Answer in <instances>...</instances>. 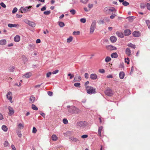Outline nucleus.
Returning a JSON list of instances; mask_svg holds the SVG:
<instances>
[{
  "label": "nucleus",
  "mask_w": 150,
  "mask_h": 150,
  "mask_svg": "<svg viewBox=\"0 0 150 150\" xmlns=\"http://www.w3.org/2000/svg\"><path fill=\"white\" fill-rule=\"evenodd\" d=\"M68 109V111L71 113H78L80 112V110L78 108H76L74 106L70 107L68 105L67 106Z\"/></svg>",
  "instance_id": "f257e3e1"
},
{
  "label": "nucleus",
  "mask_w": 150,
  "mask_h": 150,
  "mask_svg": "<svg viewBox=\"0 0 150 150\" xmlns=\"http://www.w3.org/2000/svg\"><path fill=\"white\" fill-rule=\"evenodd\" d=\"M32 6H26L25 7H21L19 10V11L21 13H25L28 12L30 11L31 10V8Z\"/></svg>",
  "instance_id": "f03ea898"
},
{
  "label": "nucleus",
  "mask_w": 150,
  "mask_h": 150,
  "mask_svg": "<svg viewBox=\"0 0 150 150\" xmlns=\"http://www.w3.org/2000/svg\"><path fill=\"white\" fill-rule=\"evenodd\" d=\"M86 89L87 93L91 94L96 93V89L93 87L89 86L86 87Z\"/></svg>",
  "instance_id": "7ed1b4c3"
},
{
  "label": "nucleus",
  "mask_w": 150,
  "mask_h": 150,
  "mask_svg": "<svg viewBox=\"0 0 150 150\" xmlns=\"http://www.w3.org/2000/svg\"><path fill=\"white\" fill-rule=\"evenodd\" d=\"M96 23L95 21H93L90 28V33H93L96 28Z\"/></svg>",
  "instance_id": "20e7f679"
},
{
  "label": "nucleus",
  "mask_w": 150,
  "mask_h": 150,
  "mask_svg": "<svg viewBox=\"0 0 150 150\" xmlns=\"http://www.w3.org/2000/svg\"><path fill=\"white\" fill-rule=\"evenodd\" d=\"M105 92L106 95L109 96H112L113 94L112 90L110 88H108Z\"/></svg>",
  "instance_id": "39448f33"
},
{
  "label": "nucleus",
  "mask_w": 150,
  "mask_h": 150,
  "mask_svg": "<svg viewBox=\"0 0 150 150\" xmlns=\"http://www.w3.org/2000/svg\"><path fill=\"white\" fill-rule=\"evenodd\" d=\"M7 99L10 100L11 103H12L13 101H12V93L11 92H8L6 95Z\"/></svg>",
  "instance_id": "423d86ee"
},
{
  "label": "nucleus",
  "mask_w": 150,
  "mask_h": 150,
  "mask_svg": "<svg viewBox=\"0 0 150 150\" xmlns=\"http://www.w3.org/2000/svg\"><path fill=\"white\" fill-rule=\"evenodd\" d=\"M69 139H71L73 142L80 143V140L77 138H76L72 136L69 138Z\"/></svg>",
  "instance_id": "0eeeda50"
},
{
  "label": "nucleus",
  "mask_w": 150,
  "mask_h": 150,
  "mask_svg": "<svg viewBox=\"0 0 150 150\" xmlns=\"http://www.w3.org/2000/svg\"><path fill=\"white\" fill-rule=\"evenodd\" d=\"M106 48L109 50H115L117 49L116 47L111 45L107 46H106Z\"/></svg>",
  "instance_id": "6e6552de"
},
{
  "label": "nucleus",
  "mask_w": 150,
  "mask_h": 150,
  "mask_svg": "<svg viewBox=\"0 0 150 150\" xmlns=\"http://www.w3.org/2000/svg\"><path fill=\"white\" fill-rule=\"evenodd\" d=\"M115 11H116V10L115 8L113 7H110L109 9L108 8V7H106L104 9V11L105 12H107L108 11H110L112 12Z\"/></svg>",
  "instance_id": "1a4fd4ad"
},
{
  "label": "nucleus",
  "mask_w": 150,
  "mask_h": 150,
  "mask_svg": "<svg viewBox=\"0 0 150 150\" xmlns=\"http://www.w3.org/2000/svg\"><path fill=\"white\" fill-rule=\"evenodd\" d=\"M8 109L9 112L8 113L9 115L11 116L13 115L14 112V111L13 108L11 106H9Z\"/></svg>",
  "instance_id": "9d476101"
},
{
  "label": "nucleus",
  "mask_w": 150,
  "mask_h": 150,
  "mask_svg": "<svg viewBox=\"0 0 150 150\" xmlns=\"http://www.w3.org/2000/svg\"><path fill=\"white\" fill-rule=\"evenodd\" d=\"M35 47V45L33 43H30L28 45V48L31 50H34Z\"/></svg>",
  "instance_id": "9b49d317"
},
{
  "label": "nucleus",
  "mask_w": 150,
  "mask_h": 150,
  "mask_svg": "<svg viewBox=\"0 0 150 150\" xmlns=\"http://www.w3.org/2000/svg\"><path fill=\"white\" fill-rule=\"evenodd\" d=\"M124 34L125 36H128L131 34V31L129 29L125 30L124 31Z\"/></svg>",
  "instance_id": "f8f14e48"
},
{
  "label": "nucleus",
  "mask_w": 150,
  "mask_h": 150,
  "mask_svg": "<svg viewBox=\"0 0 150 150\" xmlns=\"http://www.w3.org/2000/svg\"><path fill=\"white\" fill-rule=\"evenodd\" d=\"M132 35L134 37H138L140 36V33L139 31H136L133 33Z\"/></svg>",
  "instance_id": "ddd939ff"
},
{
  "label": "nucleus",
  "mask_w": 150,
  "mask_h": 150,
  "mask_svg": "<svg viewBox=\"0 0 150 150\" xmlns=\"http://www.w3.org/2000/svg\"><path fill=\"white\" fill-rule=\"evenodd\" d=\"M125 53L128 56H130L131 55V50L129 48H126L125 50Z\"/></svg>",
  "instance_id": "4468645a"
},
{
  "label": "nucleus",
  "mask_w": 150,
  "mask_h": 150,
  "mask_svg": "<svg viewBox=\"0 0 150 150\" xmlns=\"http://www.w3.org/2000/svg\"><path fill=\"white\" fill-rule=\"evenodd\" d=\"M110 39L111 42L113 43L117 41V38L116 37L114 36L110 37Z\"/></svg>",
  "instance_id": "2eb2a0df"
},
{
  "label": "nucleus",
  "mask_w": 150,
  "mask_h": 150,
  "mask_svg": "<svg viewBox=\"0 0 150 150\" xmlns=\"http://www.w3.org/2000/svg\"><path fill=\"white\" fill-rule=\"evenodd\" d=\"M116 33L118 37L121 38H122L124 37V35L122 32L117 31Z\"/></svg>",
  "instance_id": "dca6fc26"
},
{
  "label": "nucleus",
  "mask_w": 150,
  "mask_h": 150,
  "mask_svg": "<svg viewBox=\"0 0 150 150\" xmlns=\"http://www.w3.org/2000/svg\"><path fill=\"white\" fill-rule=\"evenodd\" d=\"M32 75V74L30 72H28L25 74L23 76V77L24 78V77H25L26 78H28L30 77Z\"/></svg>",
  "instance_id": "f3484780"
},
{
  "label": "nucleus",
  "mask_w": 150,
  "mask_h": 150,
  "mask_svg": "<svg viewBox=\"0 0 150 150\" xmlns=\"http://www.w3.org/2000/svg\"><path fill=\"white\" fill-rule=\"evenodd\" d=\"M20 40V36L18 35H16L14 38V40L16 42H18Z\"/></svg>",
  "instance_id": "a211bd4d"
},
{
  "label": "nucleus",
  "mask_w": 150,
  "mask_h": 150,
  "mask_svg": "<svg viewBox=\"0 0 150 150\" xmlns=\"http://www.w3.org/2000/svg\"><path fill=\"white\" fill-rule=\"evenodd\" d=\"M97 78V75L95 74H92L90 75V78L91 79L95 80Z\"/></svg>",
  "instance_id": "6ab92c4d"
},
{
  "label": "nucleus",
  "mask_w": 150,
  "mask_h": 150,
  "mask_svg": "<svg viewBox=\"0 0 150 150\" xmlns=\"http://www.w3.org/2000/svg\"><path fill=\"white\" fill-rule=\"evenodd\" d=\"M75 80L76 81H79L81 79V76H78L77 75H76L75 77H74V80Z\"/></svg>",
  "instance_id": "aec40b11"
},
{
  "label": "nucleus",
  "mask_w": 150,
  "mask_h": 150,
  "mask_svg": "<svg viewBox=\"0 0 150 150\" xmlns=\"http://www.w3.org/2000/svg\"><path fill=\"white\" fill-rule=\"evenodd\" d=\"M125 75V73L123 71H121L119 73V77L121 79H122L124 78Z\"/></svg>",
  "instance_id": "412c9836"
},
{
  "label": "nucleus",
  "mask_w": 150,
  "mask_h": 150,
  "mask_svg": "<svg viewBox=\"0 0 150 150\" xmlns=\"http://www.w3.org/2000/svg\"><path fill=\"white\" fill-rule=\"evenodd\" d=\"M111 57L112 58H116L118 57V55L116 52H115L111 54Z\"/></svg>",
  "instance_id": "4be33fe9"
},
{
  "label": "nucleus",
  "mask_w": 150,
  "mask_h": 150,
  "mask_svg": "<svg viewBox=\"0 0 150 150\" xmlns=\"http://www.w3.org/2000/svg\"><path fill=\"white\" fill-rule=\"evenodd\" d=\"M35 97L33 96H31L29 99L30 102L31 103H33L35 101Z\"/></svg>",
  "instance_id": "5701e85b"
},
{
  "label": "nucleus",
  "mask_w": 150,
  "mask_h": 150,
  "mask_svg": "<svg viewBox=\"0 0 150 150\" xmlns=\"http://www.w3.org/2000/svg\"><path fill=\"white\" fill-rule=\"evenodd\" d=\"M103 129V127L102 126L100 127H99L98 129V134L99 136L101 137V131Z\"/></svg>",
  "instance_id": "b1692460"
},
{
  "label": "nucleus",
  "mask_w": 150,
  "mask_h": 150,
  "mask_svg": "<svg viewBox=\"0 0 150 150\" xmlns=\"http://www.w3.org/2000/svg\"><path fill=\"white\" fill-rule=\"evenodd\" d=\"M28 25L32 27H35L36 24L34 22L30 21Z\"/></svg>",
  "instance_id": "393cba45"
},
{
  "label": "nucleus",
  "mask_w": 150,
  "mask_h": 150,
  "mask_svg": "<svg viewBox=\"0 0 150 150\" xmlns=\"http://www.w3.org/2000/svg\"><path fill=\"white\" fill-rule=\"evenodd\" d=\"M6 43V40H2L0 41V44L1 45H4Z\"/></svg>",
  "instance_id": "a878e982"
},
{
  "label": "nucleus",
  "mask_w": 150,
  "mask_h": 150,
  "mask_svg": "<svg viewBox=\"0 0 150 150\" xmlns=\"http://www.w3.org/2000/svg\"><path fill=\"white\" fill-rule=\"evenodd\" d=\"M52 140L56 141L57 140V137L56 135L53 134L52 136Z\"/></svg>",
  "instance_id": "bb28decb"
},
{
  "label": "nucleus",
  "mask_w": 150,
  "mask_h": 150,
  "mask_svg": "<svg viewBox=\"0 0 150 150\" xmlns=\"http://www.w3.org/2000/svg\"><path fill=\"white\" fill-rule=\"evenodd\" d=\"M127 46L129 47L133 48V49H135L136 48L135 45L133 44L132 43H130V44H128Z\"/></svg>",
  "instance_id": "cd10ccee"
},
{
  "label": "nucleus",
  "mask_w": 150,
  "mask_h": 150,
  "mask_svg": "<svg viewBox=\"0 0 150 150\" xmlns=\"http://www.w3.org/2000/svg\"><path fill=\"white\" fill-rule=\"evenodd\" d=\"M17 24H9L8 25V26L9 28H12L13 27H16L17 26Z\"/></svg>",
  "instance_id": "c85d7f7f"
},
{
  "label": "nucleus",
  "mask_w": 150,
  "mask_h": 150,
  "mask_svg": "<svg viewBox=\"0 0 150 150\" xmlns=\"http://www.w3.org/2000/svg\"><path fill=\"white\" fill-rule=\"evenodd\" d=\"M2 129L4 132H6L7 131L8 128L6 126L3 125L1 127Z\"/></svg>",
  "instance_id": "c756f323"
},
{
  "label": "nucleus",
  "mask_w": 150,
  "mask_h": 150,
  "mask_svg": "<svg viewBox=\"0 0 150 150\" xmlns=\"http://www.w3.org/2000/svg\"><path fill=\"white\" fill-rule=\"evenodd\" d=\"M127 19L129 20L130 22H132V20L134 18V17L132 16L128 17L126 18Z\"/></svg>",
  "instance_id": "7c9ffc66"
},
{
  "label": "nucleus",
  "mask_w": 150,
  "mask_h": 150,
  "mask_svg": "<svg viewBox=\"0 0 150 150\" xmlns=\"http://www.w3.org/2000/svg\"><path fill=\"white\" fill-rule=\"evenodd\" d=\"M32 108L34 110H37L38 108L34 104H32L31 105Z\"/></svg>",
  "instance_id": "2f4dec72"
},
{
  "label": "nucleus",
  "mask_w": 150,
  "mask_h": 150,
  "mask_svg": "<svg viewBox=\"0 0 150 150\" xmlns=\"http://www.w3.org/2000/svg\"><path fill=\"white\" fill-rule=\"evenodd\" d=\"M111 60V58L109 57H107L105 59V62H108Z\"/></svg>",
  "instance_id": "473e14b6"
},
{
  "label": "nucleus",
  "mask_w": 150,
  "mask_h": 150,
  "mask_svg": "<svg viewBox=\"0 0 150 150\" xmlns=\"http://www.w3.org/2000/svg\"><path fill=\"white\" fill-rule=\"evenodd\" d=\"M4 145L5 147H8L9 146V144L8 142L7 141H5Z\"/></svg>",
  "instance_id": "72a5a7b5"
},
{
  "label": "nucleus",
  "mask_w": 150,
  "mask_h": 150,
  "mask_svg": "<svg viewBox=\"0 0 150 150\" xmlns=\"http://www.w3.org/2000/svg\"><path fill=\"white\" fill-rule=\"evenodd\" d=\"M73 38L71 36L69 38H68L67 39V42L69 43L72 41V40Z\"/></svg>",
  "instance_id": "f704fd0d"
},
{
  "label": "nucleus",
  "mask_w": 150,
  "mask_h": 150,
  "mask_svg": "<svg viewBox=\"0 0 150 150\" xmlns=\"http://www.w3.org/2000/svg\"><path fill=\"white\" fill-rule=\"evenodd\" d=\"M84 124V122L82 121H80L77 123L78 125L80 126L81 127Z\"/></svg>",
  "instance_id": "c9c22d12"
},
{
  "label": "nucleus",
  "mask_w": 150,
  "mask_h": 150,
  "mask_svg": "<svg viewBox=\"0 0 150 150\" xmlns=\"http://www.w3.org/2000/svg\"><path fill=\"white\" fill-rule=\"evenodd\" d=\"M125 62L127 63V64H129V58L128 57H127V58H125Z\"/></svg>",
  "instance_id": "e433bc0d"
},
{
  "label": "nucleus",
  "mask_w": 150,
  "mask_h": 150,
  "mask_svg": "<svg viewBox=\"0 0 150 150\" xmlns=\"http://www.w3.org/2000/svg\"><path fill=\"white\" fill-rule=\"evenodd\" d=\"M18 127L19 129H21L23 128L24 126L22 124L20 123L18 125Z\"/></svg>",
  "instance_id": "4c0bfd02"
},
{
  "label": "nucleus",
  "mask_w": 150,
  "mask_h": 150,
  "mask_svg": "<svg viewBox=\"0 0 150 150\" xmlns=\"http://www.w3.org/2000/svg\"><path fill=\"white\" fill-rule=\"evenodd\" d=\"M59 25L61 27H62L64 26V23L62 22H60L59 23Z\"/></svg>",
  "instance_id": "58836bf2"
},
{
  "label": "nucleus",
  "mask_w": 150,
  "mask_h": 150,
  "mask_svg": "<svg viewBox=\"0 0 150 150\" xmlns=\"http://www.w3.org/2000/svg\"><path fill=\"white\" fill-rule=\"evenodd\" d=\"M129 3L126 1H124L122 3V4L125 6H128L129 5Z\"/></svg>",
  "instance_id": "ea45409f"
},
{
  "label": "nucleus",
  "mask_w": 150,
  "mask_h": 150,
  "mask_svg": "<svg viewBox=\"0 0 150 150\" xmlns=\"http://www.w3.org/2000/svg\"><path fill=\"white\" fill-rule=\"evenodd\" d=\"M70 12L72 14L74 15L76 13V11L75 10L72 9L70 11Z\"/></svg>",
  "instance_id": "a19ab883"
},
{
  "label": "nucleus",
  "mask_w": 150,
  "mask_h": 150,
  "mask_svg": "<svg viewBox=\"0 0 150 150\" xmlns=\"http://www.w3.org/2000/svg\"><path fill=\"white\" fill-rule=\"evenodd\" d=\"M50 11H46L44 12V14L45 15H48L50 13Z\"/></svg>",
  "instance_id": "79ce46f5"
},
{
  "label": "nucleus",
  "mask_w": 150,
  "mask_h": 150,
  "mask_svg": "<svg viewBox=\"0 0 150 150\" xmlns=\"http://www.w3.org/2000/svg\"><path fill=\"white\" fill-rule=\"evenodd\" d=\"M63 122L65 124H67L68 123V121L67 119L64 118L63 119Z\"/></svg>",
  "instance_id": "37998d69"
},
{
  "label": "nucleus",
  "mask_w": 150,
  "mask_h": 150,
  "mask_svg": "<svg viewBox=\"0 0 150 150\" xmlns=\"http://www.w3.org/2000/svg\"><path fill=\"white\" fill-rule=\"evenodd\" d=\"M17 135L19 137H21L22 136V134L20 131H18L17 132Z\"/></svg>",
  "instance_id": "c03bdc74"
},
{
  "label": "nucleus",
  "mask_w": 150,
  "mask_h": 150,
  "mask_svg": "<svg viewBox=\"0 0 150 150\" xmlns=\"http://www.w3.org/2000/svg\"><path fill=\"white\" fill-rule=\"evenodd\" d=\"M17 10H18V9L17 8H16V7L14 8H13V10L12 11V13H15L17 11Z\"/></svg>",
  "instance_id": "a18cd8bd"
},
{
  "label": "nucleus",
  "mask_w": 150,
  "mask_h": 150,
  "mask_svg": "<svg viewBox=\"0 0 150 150\" xmlns=\"http://www.w3.org/2000/svg\"><path fill=\"white\" fill-rule=\"evenodd\" d=\"M86 19L85 18H82L80 19V21L83 23H84L86 22Z\"/></svg>",
  "instance_id": "49530a36"
},
{
  "label": "nucleus",
  "mask_w": 150,
  "mask_h": 150,
  "mask_svg": "<svg viewBox=\"0 0 150 150\" xmlns=\"http://www.w3.org/2000/svg\"><path fill=\"white\" fill-rule=\"evenodd\" d=\"M80 83H76L74 84V86L76 87H80Z\"/></svg>",
  "instance_id": "de8ad7c7"
},
{
  "label": "nucleus",
  "mask_w": 150,
  "mask_h": 150,
  "mask_svg": "<svg viewBox=\"0 0 150 150\" xmlns=\"http://www.w3.org/2000/svg\"><path fill=\"white\" fill-rule=\"evenodd\" d=\"M80 34V32L79 31H77L76 32L74 31L73 32V34L74 35H79Z\"/></svg>",
  "instance_id": "09e8293b"
},
{
  "label": "nucleus",
  "mask_w": 150,
  "mask_h": 150,
  "mask_svg": "<svg viewBox=\"0 0 150 150\" xmlns=\"http://www.w3.org/2000/svg\"><path fill=\"white\" fill-rule=\"evenodd\" d=\"M15 67L13 66L10 67L9 68L10 71V72H13L14 71V70L15 69Z\"/></svg>",
  "instance_id": "8fccbe9b"
},
{
  "label": "nucleus",
  "mask_w": 150,
  "mask_h": 150,
  "mask_svg": "<svg viewBox=\"0 0 150 150\" xmlns=\"http://www.w3.org/2000/svg\"><path fill=\"white\" fill-rule=\"evenodd\" d=\"M88 0H80V1L83 4H86Z\"/></svg>",
  "instance_id": "3c124183"
},
{
  "label": "nucleus",
  "mask_w": 150,
  "mask_h": 150,
  "mask_svg": "<svg viewBox=\"0 0 150 150\" xmlns=\"http://www.w3.org/2000/svg\"><path fill=\"white\" fill-rule=\"evenodd\" d=\"M1 6L4 8H6V5L3 2H1L0 4Z\"/></svg>",
  "instance_id": "603ef678"
},
{
  "label": "nucleus",
  "mask_w": 150,
  "mask_h": 150,
  "mask_svg": "<svg viewBox=\"0 0 150 150\" xmlns=\"http://www.w3.org/2000/svg\"><path fill=\"white\" fill-rule=\"evenodd\" d=\"M146 7V5L143 4L141 3L140 4V7L141 8H144Z\"/></svg>",
  "instance_id": "864d4df0"
},
{
  "label": "nucleus",
  "mask_w": 150,
  "mask_h": 150,
  "mask_svg": "<svg viewBox=\"0 0 150 150\" xmlns=\"http://www.w3.org/2000/svg\"><path fill=\"white\" fill-rule=\"evenodd\" d=\"M52 74V72H49L47 74L46 76L47 77H49L50 76L51 74Z\"/></svg>",
  "instance_id": "5fc2aeb1"
},
{
  "label": "nucleus",
  "mask_w": 150,
  "mask_h": 150,
  "mask_svg": "<svg viewBox=\"0 0 150 150\" xmlns=\"http://www.w3.org/2000/svg\"><path fill=\"white\" fill-rule=\"evenodd\" d=\"M116 16V15L115 14H112L110 16V18L111 19H113L115 17V16Z\"/></svg>",
  "instance_id": "6e6d98bb"
},
{
  "label": "nucleus",
  "mask_w": 150,
  "mask_h": 150,
  "mask_svg": "<svg viewBox=\"0 0 150 150\" xmlns=\"http://www.w3.org/2000/svg\"><path fill=\"white\" fill-rule=\"evenodd\" d=\"M68 76H70V79H71L74 77V75H72L71 74L69 73L68 74Z\"/></svg>",
  "instance_id": "4d7b16f0"
},
{
  "label": "nucleus",
  "mask_w": 150,
  "mask_h": 150,
  "mask_svg": "<svg viewBox=\"0 0 150 150\" xmlns=\"http://www.w3.org/2000/svg\"><path fill=\"white\" fill-rule=\"evenodd\" d=\"M59 72V70L58 69L56 70H55L53 71L52 73L53 74H56Z\"/></svg>",
  "instance_id": "13d9d810"
},
{
  "label": "nucleus",
  "mask_w": 150,
  "mask_h": 150,
  "mask_svg": "<svg viewBox=\"0 0 150 150\" xmlns=\"http://www.w3.org/2000/svg\"><path fill=\"white\" fill-rule=\"evenodd\" d=\"M37 132V129L35 127L33 128L32 132L34 133H35Z\"/></svg>",
  "instance_id": "bf43d9fd"
},
{
  "label": "nucleus",
  "mask_w": 150,
  "mask_h": 150,
  "mask_svg": "<svg viewBox=\"0 0 150 150\" xmlns=\"http://www.w3.org/2000/svg\"><path fill=\"white\" fill-rule=\"evenodd\" d=\"M93 6V5L92 4H89L88 5V7L90 8H91Z\"/></svg>",
  "instance_id": "052dcab7"
},
{
  "label": "nucleus",
  "mask_w": 150,
  "mask_h": 150,
  "mask_svg": "<svg viewBox=\"0 0 150 150\" xmlns=\"http://www.w3.org/2000/svg\"><path fill=\"white\" fill-rule=\"evenodd\" d=\"M146 7L148 9L150 10V4L147 3L146 5Z\"/></svg>",
  "instance_id": "680f3d73"
},
{
  "label": "nucleus",
  "mask_w": 150,
  "mask_h": 150,
  "mask_svg": "<svg viewBox=\"0 0 150 150\" xmlns=\"http://www.w3.org/2000/svg\"><path fill=\"white\" fill-rule=\"evenodd\" d=\"M86 79H88L89 77L88 74L87 73H86L84 75Z\"/></svg>",
  "instance_id": "e2e57ef3"
},
{
  "label": "nucleus",
  "mask_w": 150,
  "mask_h": 150,
  "mask_svg": "<svg viewBox=\"0 0 150 150\" xmlns=\"http://www.w3.org/2000/svg\"><path fill=\"white\" fill-rule=\"evenodd\" d=\"M124 67V65L123 63L120 64L119 66V67L120 68H123Z\"/></svg>",
  "instance_id": "0e129e2a"
},
{
  "label": "nucleus",
  "mask_w": 150,
  "mask_h": 150,
  "mask_svg": "<svg viewBox=\"0 0 150 150\" xmlns=\"http://www.w3.org/2000/svg\"><path fill=\"white\" fill-rule=\"evenodd\" d=\"M47 93L49 96H51L52 95L53 93L52 92L49 91Z\"/></svg>",
  "instance_id": "69168bd1"
},
{
  "label": "nucleus",
  "mask_w": 150,
  "mask_h": 150,
  "mask_svg": "<svg viewBox=\"0 0 150 150\" xmlns=\"http://www.w3.org/2000/svg\"><path fill=\"white\" fill-rule=\"evenodd\" d=\"M99 71L101 73H104L105 72V70L104 69H100L99 70Z\"/></svg>",
  "instance_id": "338daca9"
},
{
  "label": "nucleus",
  "mask_w": 150,
  "mask_h": 150,
  "mask_svg": "<svg viewBox=\"0 0 150 150\" xmlns=\"http://www.w3.org/2000/svg\"><path fill=\"white\" fill-rule=\"evenodd\" d=\"M11 147L13 150H16L14 146L12 144L11 145Z\"/></svg>",
  "instance_id": "774afa93"
}]
</instances>
